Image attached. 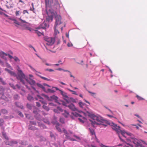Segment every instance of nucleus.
Listing matches in <instances>:
<instances>
[{"label":"nucleus","instance_id":"f257e3e1","mask_svg":"<svg viewBox=\"0 0 147 147\" xmlns=\"http://www.w3.org/2000/svg\"><path fill=\"white\" fill-rule=\"evenodd\" d=\"M79 120L81 123L84 124V125L86 126H92L94 127L96 125H102L105 126H107V125H111L112 126V128L118 134L119 138L121 141L124 142V140L121 138L119 134V133L121 134L128 142H132L136 147H139V140L135 138L131 133L127 134L122 131L120 129V127L113 122L111 123L108 120H96V121H95V120H88V121H87V120Z\"/></svg>","mask_w":147,"mask_h":147},{"label":"nucleus","instance_id":"f03ea898","mask_svg":"<svg viewBox=\"0 0 147 147\" xmlns=\"http://www.w3.org/2000/svg\"><path fill=\"white\" fill-rule=\"evenodd\" d=\"M5 70L9 73L11 76L16 77L17 79L19 80L20 82L23 84H25L23 79L25 78V75L24 74L22 71L20 69L19 66H17V70L18 71L17 75L15 72L11 71L7 69H5Z\"/></svg>","mask_w":147,"mask_h":147},{"label":"nucleus","instance_id":"7ed1b4c3","mask_svg":"<svg viewBox=\"0 0 147 147\" xmlns=\"http://www.w3.org/2000/svg\"><path fill=\"white\" fill-rule=\"evenodd\" d=\"M44 122L45 123L48 124V125H50L51 124V123H50V122L49 121V120H44ZM51 123L53 125H55V127L57 129L59 132H62V130L61 129L60 127L61 126V125L59 124L57 121V120H53V121H51Z\"/></svg>","mask_w":147,"mask_h":147},{"label":"nucleus","instance_id":"20e7f679","mask_svg":"<svg viewBox=\"0 0 147 147\" xmlns=\"http://www.w3.org/2000/svg\"><path fill=\"white\" fill-rule=\"evenodd\" d=\"M44 40L47 42V44L48 45H51L54 42V39L52 37H49L45 36L44 38Z\"/></svg>","mask_w":147,"mask_h":147},{"label":"nucleus","instance_id":"39448f33","mask_svg":"<svg viewBox=\"0 0 147 147\" xmlns=\"http://www.w3.org/2000/svg\"><path fill=\"white\" fill-rule=\"evenodd\" d=\"M55 18L56 21L55 26V28H57L58 25L61 23V18L60 16L57 15L55 16Z\"/></svg>","mask_w":147,"mask_h":147},{"label":"nucleus","instance_id":"423d86ee","mask_svg":"<svg viewBox=\"0 0 147 147\" xmlns=\"http://www.w3.org/2000/svg\"><path fill=\"white\" fill-rule=\"evenodd\" d=\"M87 113L88 116L93 119H103L102 118L98 115H95L92 113Z\"/></svg>","mask_w":147,"mask_h":147},{"label":"nucleus","instance_id":"0eeeda50","mask_svg":"<svg viewBox=\"0 0 147 147\" xmlns=\"http://www.w3.org/2000/svg\"><path fill=\"white\" fill-rule=\"evenodd\" d=\"M52 6L54 8L57 9H60V4L57 0H52Z\"/></svg>","mask_w":147,"mask_h":147},{"label":"nucleus","instance_id":"6e6552de","mask_svg":"<svg viewBox=\"0 0 147 147\" xmlns=\"http://www.w3.org/2000/svg\"><path fill=\"white\" fill-rule=\"evenodd\" d=\"M63 131L64 133L65 134L66 138L67 139L71 141H76V140L71 138L69 135V134L68 133L67 130L64 128H63Z\"/></svg>","mask_w":147,"mask_h":147},{"label":"nucleus","instance_id":"1a4fd4ad","mask_svg":"<svg viewBox=\"0 0 147 147\" xmlns=\"http://www.w3.org/2000/svg\"><path fill=\"white\" fill-rule=\"evenodd\" d=\"M33 78H29L28 79L26 78V76H25V78L23 79L24 82V80H26L28 83L31 85H34L35 84V81L33 80ZM25 84H24L25 85Z\"/></svg>","mask_w":147,"mask_h":147},{"label":"nucleus","instance_id":"9d476101","mask_svg":"<svg viewBox=\"0 0 147 147\" xmlns=\"http://www.w3.org/2000/svg\"><path fill=\"white\" fill-rule=\"evenodd\" d=\"M7 56V54L5 53L4 52L2 51H0V57L3 59L5 60V61L7 60V59L5 56Z\"/></svg>","mask_w":147,"mask_h":147},{"label":"nucleus","instance_id":"9b49d317","mask_svg":"<svg viewBox=\"0 0 147 147\" xmlns=\"http://www.w3.org/2000/svg\"><path fill=\"white\" fill-rule=\"evenodd\" d=\"M30 124L29 125V129H31L32 130H34L35 129V128L34 127H33V126H32L31 125H36V123L35 121H30Z\"/></svg>","mask_w":147,"mask_h":147},{"label":"nucleus","instance_id":"f8f14e48","mask_svg":"<svg viewBox=\"0 0 147 147\" xmlns=\"http://www.w3.org/2000/svg\"><path fill=\"white\" fill-rule=\"evenodd\" d=\"M47 26V24L45 22H43L42 24L40 26L36 28V29H40V28H42L45 29L46 27Z\"/></svg>","mask_w":147,"mask_h":147},{"label":"nucleus","instance_id":"ddd939ff","mask_svg":"<svg viewBox=\"0 0 147 147\" xmlns=\"http://www.w3.org/2000/svg\"><path fill=\"white\" fill-rule=\"evenodd\" d=\"M68 107L69 109L73 111H75L77 110V109L75 106L72 104H70Z\"/></svg>","mask_w":147,"mask_h":147},{"label":"nucleus","instance_id":"4468645a","mask_svg":"<svg viewBox=\"0 0 147 147\" xmlns=\"http://www.w3.org/2000/svg\"><path fill=\"white\" fill-rule=\"evenodd\" d=\"M7 3H8V4L6 5V6L7 8L9 9L10 8H12L13 7L14 4L12 2H10L8 3L7 1Z\"/></svg>","mask_w":147,"mask_h":147},{"label":"nucleus","instance_id":"2eb2a0df","mask_svg":"<svg viewBox=\"0 0 147 147\" xmlns=\"http://www.w3.org/2000/svg\"><path fill=\"white\" fill-rule=\"evenodd\" d=\"M37 123L38 125L40 127L41 129H44L46 127L45 126V125L41 122H38Z\"/></svg>","mask_w":147,"mask_h":147},{"label":"nucleus","instance_id":"dca6fc26","mask_svg":"<svg viewBox=\"0 0 147 147\" xmlns=\"http://www.w3.org/2000/svg\"><path fill=\"white\" fill-rule=\"evenodd\" d=\"M53 15H51L50 16H49L47 17V20L48 22H49L50 21H53Z\"/></svg>","mask_w":147,"mask_h":147},{"label":"nucleus","instance_id":"f3484780","mask_svg":"<svg viewBox=\"0 0 147 147\" xmlns=\"http://www.w3.org/2000/svg\"><path fill=\"white\" fill-rule=\"evenodd\" d=\"M63 115L65 117H68L69 115V113L66 110H64L62 113Z\"/></svg>","mask_w":147,"mask_h":147},{"label":"nucleus","instance_id":"a211bd4d","mask_svg":"<svg viewBox=\"0 0 147 147\" xmlns=\"http://www.w3.org/2000/svg\"><path fill=\"white\" fill-rule=\"evenodd\" d=\"M46 4V9H48V7H49V0H45Z\"/></svg>","mask_w":147,"mask_h":147},{"label":"nucleus","instance_id":"6ab92c4d","mask_svg":"<svg viewBox=\"0 0 147 147\" xmlns=\"http://www.w3.org/2000/svg\"><path fill=\"white\" fill-rule=\"evenodd\" d=\"M61 93L62 96L66 98H68V97L67 95V94L65 92L62 91L61 90Z\"/></svg>","mask_w":147,"mask_h":147},{"label":"nucleus","instance_id":"aec40b11","mask_svg":"<svg viewBox=\"0 0 147 147\" xmlns=\"http://www.w3.org/2000/svg\"><path fill=\"white\" fill-rule=\"evenodd\" d=\"M2 135L3 137L6 140H8L9 139L7 135L4 132H2Z\"/></svg>","mask_w":147,"mask_h":147},{"label":"nucleus","instance_id":"412c9836","mask_svg":"<svg viewBox=\"0 0 147 147\" xmlns=\"http://www.w3.org/2000/svg\"><path fill=\"white\" fill-rule=\"evenodd\" d=\"M36 33L38 35V36H40L41 35H43V32H40L38 31L37 30H36Z\"/></svg>","mask_w":147,"mask_h":147},{"label":"nucleus","instance_id":"4be33fe9","mask_svg":"<svg viewBox=\"0 0 147 147\" xmlns=\"http://www.w3.org/2000/svg\"><path fill=\"white\" fill-rule=\"evenodd\" d=\"M89 130L90 133L92 135L95 134V132L93 129L90 128H89Z\"/></svg>","mask_w":147,"mask_h":147},{"label":"nucleus","instance_id":"5701e85b","mask_svg":"<svg viewBox=\"0 0 147 147\" xmlns=\"http://www.w3.org/2000/svg\"><path fill=\"white\" fill-rule=\"evenodd\" d=\"M50 98L51 100H57L58 99L57 97L55 95H53L51 96Z\"/></svg>","mask_w":147,"mask_h":147},{"label":"nucleus","instance_id":"b1692460","mask_svg":"<svg viewBox=\"0 0 147 147\" xmlns=\"http://www.w3.org/2000/svg\"><path fill=\"white\" fill-rule=\"evenodd\" d=\"M27 99L28 100L30 101L33 100H34L33 98L30 95H28L27 97Z\"/></svg>","mask_w":147,"mask_h":147},{"label":"nucleus","instance_id":"393cba45","mask_svg":"<svg viewBox=\"0 0 147 147\" xmlns=\"http://www.w3.org/2000/svg\"><path fill=\"white\" fill-rule=\"evenodd\" d=\"M39 76L40 78H41L42 79L44 80H47V81H51V80L50 79H48L46 78H45V77H42V76Z\"/></svg>","mask_w":147,"mask_h":147},{"label":"nucleus","instance_id":"a878e982","mask_svg":"<svg viewBox=\"0 0 147 147\" xmlns=\"http://www.w3.org/2000/svg\"><path fill=\"white\" fill-rule=\"evenodd\" d=\"M1 113L3 114H6L7 113V111L5 109H2L1 110Z\"/></svg>","mask_w":147,"mask_h":147},{"label":"nucleus","instance_id":"bb28decb","mask_svg":"<svg viewBox=\"0 0 147 147\" xmlns=\"http://www.w3.org/2000/svg\"><path fill=\"white\" fill-rule=\"evenodd\" d=\"M57 28L55 27V26H54V28L55 29V35H57L59 33V32L57 29H56Z\"/></svg>","mask_w":147,"mask_h":147},{"label":"nucleus","instance_id":"cd10ccee","mask_svg":"<svg viewBox=\"0 0 147 147\" xmlns=\"http://www.w3.org/2000/svg\"><path fill=\"white\" fill-rule=\"evenodd\" d=\"M3 120H0V126H1V128L3 129L4 128L2 126L3 123Z\"/></svg>","mask_w":147,"mask_h":147},{"label":"nucleus","instance_id":"c85d7f7f","mask_svg":"<svg viewBox=\"0 0 147 147\" xmlns=\"http://www.w3.org/2000/svg\"><path fill=\"white\" fill-rule=\"evenodd\" d=\"M136 97L139 100H144V98L138 95H136Z\"/></svg>","mask_w":147,"mask_h":147},{"label":"nucleus","instance_id":"c756f323","mask_svg":"<svg viewBox=\"0 0 147 147\" xmlns=\"http://www.w3.org/2000/svg\"><path fill=\"white\" fill-rule=\"evenodd\" d=\"M37 85L38 87H39L43 89H44L45 88L43 86V85H42L41 84H39V83H37Z\"/></svg>","mask_w":147,"mask_h":147},{"label":"nucleus","instance_id":"7c9ffc66","mask_svg":"<svg viewBox=\"0 0 147 147\" xmlns=\"http://www.w3.org/2000/svg\"><path fill=\"white\" fill-rule=\"evenodd\" d=\"M134 125V126H136V128L137 129H139V127L138 126V125L140 127H142V126L140 124H138L137 125H135V124H133L132 125Z\"/></svg>","mask_w":147,"mask_h":147},{"label":"nucleus","instance_id":"2f4dec72","mask_svg":"<svg viewBox=\"0 0 147 147\" xmlns=\"http://www.w3.org/2000/svg\"><path fill=\"white\" fill-rule=\"evenodd\" d=\"M43 107V108L44 109H45L46 110H47V111H49V108L47 107V106H45V105H44L43 106H42Z\"/></svg>","mask_w":147,"mask_h":147},{"label":"nucleus","instance_id":"473e14b6","mask_svg":"<svg viewBox=\"0 0 147 147\" xmlns=\"http://www.w3.org/2000/svg\"><path fill=\"white\" fill-rule=\"evenodd\" d=\"M50 136L52 138H54V139L55 140V138L54 135L51 132H50Z\"/></svg>","mask_w":147,"mask_h":147},{"label":"nucleus","instance_id":"72a5a7b5","mask_svg":"<svg viewBox=\"0 0 147 147\" xmlns=\"http://www.w3.org/2000/svg\"><path fill=\"white\" fill-rule=\"evenodd\" d=\"M68 90L70 92H72L73 94H74L75 95H77V94L76 92L73 91V90H71L70 89H68Z\"/></svg>","mask_w":147,"mask_h":147},{"label":"nucleus","instance_id":"f704fd0d","mask_svg":"<svg viewBox=\"0 0 147 147\" xmlns=\"http://www.w3.org/2000/svg\"><path fill=\"white\" fill-rule=\"evenodd\" d=\"M14 58V60L16 62H19L20 61V60L17 57H15Z\"/></svg>","mask_w":147,"mask_h":147},{"label":"nucleus","instance_id":"c9c22d12","mask_svg":"<svg viewBox=\"0 0 147 147\" xmlns=\"http://www.w3.org/2000/svg\"><path fill=\"white\" fill-rule=\"evenodd\" d=\"M14 99H18L19 98V97L17 94H15L14 96Z\"/></svg>","mask_w":147,"mask_h":147},{"label":"nucleus","instance_id":"e433bc0d","mask_svg":"<svg viewBox=\"0 0 147 147\" xmlns=\"http://www.w3.org/2000/svg\"><path fill=\"white\" fill-rule=\"evenodd\" d=\"M88 92L91 94V95L94 96V95H95L96 93L94 92H92L89 91H88Z\"/></svg>","mask_w":147,"mask_h":147},{"label":"nucleus","instance_id":"4c0bfd02","mask_svg":"<svg viewBox=\"0 0 147 147\" xmlns=\"http://www.w3.org/2000/svg\"><path fill=\"white\" fill-rule=\"evenodd\" d=\"M26 106L29 109H32V106L28 104H27Z\"/></svg>","mask_w":147,"mask_h":147},{"label":"nucleus","instance_id":"58836bf2","mask_svg":"<svg viewBox=\"0 0 147 147\" xmlns=\"http://www.w3.org/2000/svg\"><path fill=\"white\" fill-rule=\"evenodd\" d=\"M57 108L58 110V111H59V113L60 112H62L63 111L62 109L60 107H57Z\"/></svg>","mask_w":147,"mask_h":147},{"label":"nucleus","instance_id":"ea45409f","mask_svg":"<svg viewBox=\"0 0 147 147\" xmlns=\"http://www.w3.org/2000/svg\"><path fill=\"white\" fill-rule=\"evenodd\" d=\"M19 20L21 21V22L22 23H27V22H26V21H25L24 20L20 18H19Z\"/></svg>","mask_w":147,"mask_h":147},{"label":"nucleus","instance_id":"a19ab883","mask_svg":"<svg viewBox=\"0 0 147 147\" xmlns=\"http://www.w3.org/2000/svg\"><path fill=\"white\" fill-rule=\"evenodd\" d=\"M15 104L16 105H17V106L20 107V108H22L23 107L22 106V107H21V106H20L19 105L20 104V103L19 102H16Z\"/></svg>","mask_w":147,"mask_h":147},{"label":"nucleus","instance_id":"79ce46f5","mask_svg":"<svg viewBox=\"0 0 147 147\" xmlns=\"http://www.w3.org/2000/svg\"><path fill=\"white\" fill-rule=\"evenodd\" d=\"M16 15L17 16H19L20 15V11H16Z\"/></svg>","mask_w":147,"mask_h":147},{"label":"nucleus","instance_id":"37998d69","mask_svg":"<svg viewBox=\"0 0 147 147\" xmlns=\"http://www.w3.org/2000/svg\"><path fill=\"white\" fill-rule=\"evenodd\" d=\"M47 90L49 92H50L53 93L54 92V91L53 90L50 89H48Z\"/></svg>","mask_w":147,"mask_h":147},{"label":"nucleus","instance_id":"c03bdc74","mask_svg":"<svg viewBox=\"0 0 147 147\" xmlns=\"http://www.w3.org/2000/svg\"><path fill=\"white\" fill-rule=\"evenodd\" d=\"M56 113H59V111H58V110L57 108L56 109H54L53 110Z\"/></svg>","mask_w":147,"mask_h":147},{"label":"nucleus","instance_id":"a18cd8bd","mask_svg":"<svg viewBox=\"0 0 147 147\" xmlns=\"http://www.w3.org/2000/svg\"><path fill=\"white\" fill-rule=\"evenodd\" d=\"M74 137H75V138H76V139H78L79 140H80V137L77 136L76 135H74Z\"/></svg>","mask_w":147,"mask_h":147},{"label":"nucleus","instance_id":"49530a36","mask_svg":"<svg viewBox=\"0 0 147 147\" xmlns=\"http://www.w3.org/2000/svg\"><path fill=\"white\" fill-rule=\"evenodd\" d=\"M80 106L81 107H82V106L84 105V104L82 102H80L79 103Z\"/></svg>","mask_w":147,"mask_h":147},{"label":"nucleus","instance_id":"de8ad7c7","mask_svg":"<svg viewBox=\"0 0 147 147\" xmlns=\"http://www.w3.org/2000/svg\"><path fill=\"white\" fill-rule=\"evenodd\" d=\"M74 115H75L76 117H80L81 116V115H80L76 113H75V114H74Z\"/></svg>","mask_w":147,"mask_h":147},{"label":"nucleus","instance_id":"09e8293b","mask_svg":"<svg viewBox=\"0 0 147 147\" xmlns=\"http://www.w3.org/2000/svg\"><path fill=\"white\" fill-rule=\"evenodd\" d=\"M14 23L20 25V24L19 23V22L16 20H15Z\"/></svg>","mask_w":147,"mask_h":147},{"label":"nucleus","instance_id":"8fccbe9b","mask_svg":"<svg viewBox=\"0 0 147 147\" xmlns=\"http://www.w3.org/2000/svg\"><path fill=\"white\" fill-rule=\"evenodd\" d=\"M29 47H30V48H32V49H33V50L35 51V52H36V51L35 50V48L31 45H29Z\"/></svg>","mask_w":147,"mask_h":147},{"label":"nucleus","instance_id":"3c124183","mask_svg":"<svg viewBox=\"0 0 147 147\" xmlns=\"http://www.w3.org/2000/svg\"><path fill=\"white\" fill-rule=\"evenodd\" d=\"M36 106L38 107H40V103L38 102H36Z\"/></svg>","mask_w":147,"mask_h":147},{"label":"nucleus","instance_id":"603ef678","mask_svg":"<svg viewBox=\"0 0 147 147\" xmlns=\"http://www.w3.org/2000/svg\"><path fill=\"white\" fill-rule=\"evenodd\" d=\"M27 13L28 14H29L27 10H24L23 11V13L25 14V13Z\"/></svg>","mask_w":147,"mask_h":147},{"label":"nucleus","instance_id":"864d4df0","mask_svg":"<svg viewBox=\"0 0 147 147\" xmlns=\"http://www.w3.org/2000/svg\"><path fill=\"white\" fill-rule=\"evenodd\" d=\"M7 56H8V57L10 59H11L14 58L12 56H11V55L9 54H7Z\"/></svg>","mask_w":147,"mask_h":147},{"label":"nucleus","instance_id":"5fc2aeb1","mask_svg":"<svg viewBox=\"0 0 147 147\" xmlns=\"http://www.w3.org/2000/svg\"><path fill=\"white\" fill-rule=\"evenodd\" d=\"M72 44H71V43H68L67 44V46L68 47H71L72 46Z\"/></svg>","mask_w":147,"mask_h":147},{"label":"nucleus","instance_id":"6e6d98bb","mask_svg":"<svg viewBox=\"0 0 147 147\" xmlns=\"http://www.w3.org/2000/svg\"><path fill=\"white\" fill-rule=\"evenodd\" d=\"M29 66L30 67V69H32L33 71H36L35 69H34L33 68L32 66H31V65H30Z\"/></svg>","mask_w":147,"mask_h":147},{"label":"nucleus","instance_id":"4d7b16f0","mask_svg":"<svg viewBox=\"0 0 147 147\" xmlns=\"http://www.w3.org/2000/svg\"><path fill=\"white\" fill-rule=\"evenodd\" d=\"M1 82L2 84L3 85H5L6 84L5 82L4 81L3 79L2 80H1Z\"/></svg>","mask_w":147,"mask_h":147},{"label":"nucleus","instance_id":"13d9d810","mask_svg":"<svg viewBox=\"0 0 147 147\" xmlns=\"http://www.w3.org/2000/svg\"><path fill=\"white\" fill-rule=\"evenodd\" d=\"M18 113H19V115H20V116H21V117H23V115L22 114V113L21 112H18Z\"/></svg>","mask_w":147,"mask_h":147},{"label":"nucleus","instance_id":"bf43d9fd","mask_svg":"<svg viewBox=\"0 0 147 147\" xmlns=\"http://www.w3.org/2000/svg\"><path fill=\"white\" fill-rule=\"evenodd\" d=\"M46 71H48L50 72H51V71H54V70L52 69H46Z\"/></svg>","mask_w":147,"mask_h":147},{"label":"nucleus","instance_id":"052dcab7","mask_svg":"<svg viewBox=\"0 0 147 147\" xmlns=\"http://www.w3.org/2000/svg\"><path fill=\"white\" fill-rule=\"evenodd\" d=\"M29 78H33V76L31 74H29Z\"/></svg>","mask_w":147,"mask_h":147},{"label":"nucleus","instance_id":"680f3d73","mask_svg":"<svg viewBox=\"0 0 147 147\" xmlns=\"http://www.w3.org/2000/svg\"><path fill=\"white\" fill-rule=\"evenodd\" d=\"M60 121V122L62 123H65V120H59Z\"/></svg>","mask_w":147,"mask_h":147},{"label":"nucleus","instance_id":"e2e57ef3","mask_svg":"<svg viewBox=\"0 0 147 147\" xmlns=\"http://www.w3.org/2000/svg\"><path fill=\"white\" fill-rule=\"evenodd\" d=\"M27 29L30 31H31L32 30V29L30 27H27Z\"/></svg>","mask_w":147,"mask_h":147},{"label":"nucleus","instance_id":"0e129e2a","mask_svg":"<svg viewBox=\"0 0 147 147\" xmlns=\"http://www.w3.org/2000/svg\"><path fill=\"white\" fill-rule=\"evenodd\" d=\"M32 88L34 90H35L37 93H39V92H38V91L37 90H36V89L35 88H34V87H32Z\"/></svg>","mask_w":147,"mask_h":147},{"label":"nucleus","instance_id":"69168bd1","mask_svg":"<svg viewBox=\"0 0 147 147\" xmlns=\"http://www.w3.org/2000/svg\"><path fill=\"white\" fill-rule=\"evenodd\" d=\"M33 113L34 114H35L36 115L38 113L37 111H34Z\"/></svg>","mask_w":147,"mask_h":147},{"label":"nucleus","instance_id":"338daca9","mask_svg":"<svg viewBox=\"0 0 147 147\" xmlns=\"http://www.w3.org/2000/svg\"><path fill=\"white\" fill-rule=\"evenodd\" d=\"M37 96L40 99H43V98L41 97L39 95H37Z\"/></svg>","mask_w":147,"mask_h":147},{"label":"nucleus","instance_id":"774afa93","mask_svg":"<svg viewBox=\"0 0 147 147\" xmlns=\"http://www.w3.org/2000/svg\"><path fill=\"white\" fill-rule=\"evenodd\" d=\"M30 11H32L34 13H35V12L34 11V9H33V7L32 8H30Z\"/></svg>","mask_w":147,"mask_h":147}]
</instances>
